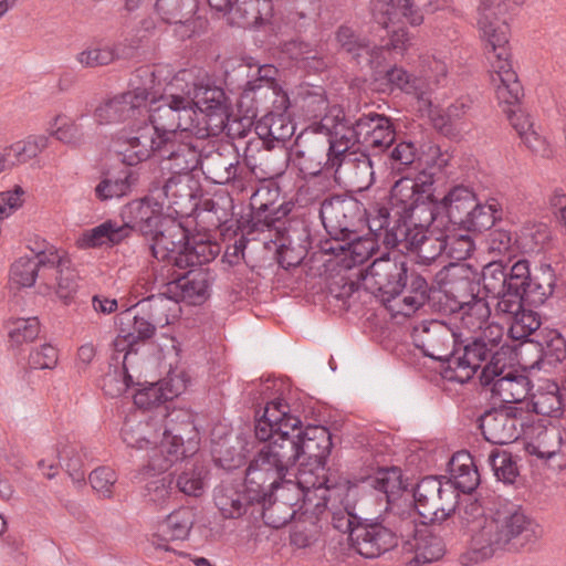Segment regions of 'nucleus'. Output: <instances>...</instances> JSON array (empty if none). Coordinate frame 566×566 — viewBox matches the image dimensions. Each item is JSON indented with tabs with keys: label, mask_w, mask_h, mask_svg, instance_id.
Returning a JSON list of instances; mask_svg holds the SVG:
<instances>
[{
	"label": "nucleus",
	"mask_w": 566,
	"mask_h": 566,
	"mask_svg": "<svg viewBox=\"0 0 566 566\" xmlns=\"http://www.w3.org/2000/svg\"><path fill=\"white\" fill-rule=\"evenodd\" d=\"M284 416L280 401H270L263 415L255 419V438L264 444L245 470L247 485L254 491L253 499L271 502L274 497V503L281 500L290 506L311 501L312 491H318L323 506L327 507L325 479L295 465L293 444L285 439L280 423Z\"/></svg>",
	"instance_id": "1"
},
{
	"label": "nucleus",
	"mask_w": 566,
	"mask_h": 566,
	"mask_svg": "<svg viewBox=\"0 0 566 566\" xmlns=\"http://www.w3.org/2000/svg\"><path fill=\"white\" fill-rule=\"evenodd\" d=\"M536 524L518 505L505 504L471 527L470 549L459 560L470 566L499 553H518L536 538Z\"/></svg>",
	"instance_id": "2"
},
{
	"label": "nucleus",
	"mask_w": 566,
	"mask_h": 566,
	"mask_svg": "<svg viewBox=\"0 0 566 566\" xmlns=\"http://www.w3.org/2000/svg\"><path fill=\"white\" fill-rule=\"evenodd\" d=\"M510 0H480L478 8V28L486 42L492 67V83L497 99L515 105L522 96V86L510 61L509 25L501 19L507 11Z\"/></svg>",
	"instance_id": "3"
},
{
	"label": "nucleus",
	"mask_w": 566,
	"mask_h": 566,
	"mask_svg": "<svg viewBox=\"0 0 566 566\" xmlns=\"http://www.w3.org/2000/svg\"><path fill=\"white\" fill-rule=\"evenodd\" d=\"M503 336L504 331L500 324L488 325L476 334L458 332L443 377L464 384L482 367L480 381L488 382L490 375H496L499 364L511 352L503 344Z\"/></svg>",
	"instance_id": "4"
},
{
	"label": "nucleus",
	"mask_w": 566,
	"mask_h": 566,
	"mask_svg": "<svg viewBox=\"0 0 566 566\" xmlns=\"http://www.w3.org/2000/svg\"><path fill=\"white\" fill-rule=\"evenodd\" d=\"M544 282L531 276L530 262L516 261L507 271L502 262H491L480 272V284L486 297L502 302L513 295H526L534 305L543 304L554 291V274L549 265L543 270Z\"/></svg>",
	"instance_id": "5"
},
{
	"label": "nucleus",
	"mask_w": 566,
	"mask_h": 566,
	"mask_svg": "<svg viewBox=\"0 0 566 566\" xmlns=\"http://www.w3.org/2000/svg\"><path fill=\"white\" fill-rule=\"evenodd\" d=\"M316 129L333 132L339 136V139L378 151L389 148L396 139V130L390 117L369 112L352 120L338 106L328 108L318 122Z\"/></svg>",
	"instance_id": "6"
},
{
	"label": "nucleus",
	"mask_w": 566,
	"mask_h": 566,
	"mask_svg": "<svg viewBox=\"0 0 566 566\" xmlns=\"http://www.w3.org/2000/svg\"><path fill=\"white\" fill-rule=\"evenodd\" d=\"M184 77L185 74H176L160 95L159 105L147 108L146 120L165 140L175 136H187V134H191L197 139H206L203 134L197 133L200 126L196 109L189 107L188 97H184L179 90Z\"/></svg>",
	"instance_id": "7"
},
{
	"label": "nucleus",
	"mask_w": 566,
	"mask_h": 566,
	"mask_svg": "<svg viewBox=\"0 0 566 566\" xmlns=\"http://www.w3.org/2000/svg\"><path fill=\"white\" fill-rule=\"evenodd\" d=\"M437 209L451 223L473 232L490 230L503 218V208L496 198L490 197L482 202L473 189L464 185L451 187L437 202Z\"/></svg>",
	"instance_id": "8"
},
{
	"label": "nucleus",
	"mask_w": 566,
	"mask_h": 566,
	"mask_svg": "<svg viewBox=\"0 0 566 566\" xmlns=\"http://www.w3.org/2000/svg\"><path fill=\"white\" fill-rule=\"evenodd\" d=\"M177 74H185L180 81V92L188 97L189 107L196 109L197 122L206 139L219 136L229 119L227 97L224 91L214 85L209 77H193L192 73L182 70Z\"/></svg>",
	"instance_id": "9"
},
{
	"label": "nucleus",
	"mask_w": 566,
	"mask_h": 566,
	"mask_svg": "<svg viewBox=\"0 0 566 566\" xmlns=\"http://www.w3.org/2000/svg\"><path fill=\"white\" fill-rule=\"evenodd\" d=\"M323 133L329 136L327 168L333 172L335 181L352 191L369 189L375 182V170L367 150L339 139L333 132Z\"/></svg>",
	"instance_id": "10"
},
{
	"label": "nucleus",
	"mask_w": 566,
	"mask_h": 566,
	"mask_svg": "<svg viewBox=\"0 0 566 566\" xmlns=\"http://www.w3.org/2000/svg\"><path fill=\"white\" fill-rule=\"evenodd\" d=\"M226 82L233 84L244 80L238 106L247 116H256L260 105L269 97L279 95L280 86L276 83L277 69L272 64H251L244 61L231 60L224 65Z\"/></svg>",
	"instance_id": "11"
},
{
	"label": "nucleus",
	"mask_w": 566,
	"mask_h": 566,
	"mask_svg": "<svg viewBox=\"0 0 566 566\" xmlns=\"http://www.w3.org/2000/svg\"><path fill=\"white\" fill-rule=\"evenodd\" d=\"M136 77L145 80L143 85H135L132 81V91L106 98L95 107L93 117L96 125L132 124L146 115L148 101H156L155 72L143 67L137 70Z\"/></svg>",
	"instance_id": "12"
},
{
	"label": "nucleus",
	"mask_w": 566,
	"mask_h": 566,
	"mask_svg": "<svg viewBox=\"0 0 566 566\" xmlns=\"http://www.w3.org/2000/svg\"><path fill=\"white\" fill-rule=\"evenodd\" d=\"M279 401L285 413L280 423L285 439L293 444L295 465L302 461L301 465L310 464L323 470L333 447L331 432L323 426L308 424L303 429L301 419L290 413L289 405Z\"/></svg>",
	"instance_id": "13"
},
{
	"label": "nucleus",
	"mask_w": 566,
	"mask_h": 566,
	"mask_svg": "<svg viewBox=\"0 0 566 566\" xmlns=\"http://www.w3.org/2000/svg\"><path fill=\"white\" fill-rule=\"evenodd\" d=\"M433 175L420 171L415 177L398 179L390 189L389 203L397 220L420 217L421 221L432 222Z\"/></svg>",
	"instance_id": "14"
},
{
	"label": "nucleus",
	"mask_w": 566,
	"mask_h": 566,
	"mask_svg": "<svg viewBox=\"0 0 566 566\" xmlns=\"http://www.w3.org/2000/svg\"><path fill=\"white\" fill-rule=\"evenodd\" d=\"M420 217L395 220L390 226V211L386 206L376 209V214L369 213L368 229L375 231L386 248H397L400 252L415 253L428 235V227Z\"/></svg>",
	"instance_id": "15"
},
{
	"label": "nucleus",
	"mask_w": 566,
	"mask_h": 566,
	"mask_svg": "<svg viewBox=\"0 0 566 566\" xmlns=\"http://www.w3.org/2000/svg\"><path fill=\"white\" fill-rule=\"evenodd\" d=\"M374 207L370 211L363 207L361 202L353 197L334 196L325 198L321 202L319 217L326 232L331 235L329 243L346 241L356 232L358 223L366 216L368 222L369 213L376 214Z\"/></svg>",
	"instance_id": "16"
},
{
	"label": "nucleus",
	"mask_w": 566,
	"mask_h": 566,
	"mask_svg": "<svg viewBox=\"0 0 566 566\" xmlns=\"http://www.w3.org/2000/svg\"><path fill=\"white\" fill-rule=\"evenodd\" d=\"M407 281L408 269L405 256L390 253L377 258L363 277L364 286L379 296L382 302L396 298L406 287Z\"/></svg>",
	"instance_id": "17"
},
{
	"label": "nucleus",
	"mask_w": 566,
	"mask_h": 566,
	"mask_svg": "<svg viewBox=\"0 0 566 566\" xmlns=\"http://www.w3.org/2000/svg\"><path fill=\"white\" fill-rule=\"evenodd\" d=\"M413 499L412 507L418 511L421 523L428 524L444 521L455 510L458 492L449 482L426 476L417 484Z\"/></svg>",
	"instance_id": "18"
},
{
	"label": "nucleus",
	"mask_w": 566,
	"mask_h": 566,
	"mask_svg": "<svg viewBox=\"0 0 566 566\" xmlns=\"http://www.w3.org/2000/svg\"><path fill=\"white\" fill-rule=\"evenodd\" d=\"M210 277L202 269L190 270L179 274L164 285V291L148 296L143 307H166L168 301L174 303L185 302L190 305L202 304L209 296Z\"/></svg>",
	"instance_id": "19"
},
{
	"label": "nucleus",
	"mask_w": 566,
	"mask_h": 566,
	"mask_svg": "<svg viewBox=\"0 0 566 566\" xmlns=\"http://www.w3.org/2000/svg\"><path fill=\"white\" fill-rule=\"evenodd\" d=\"M317 124L314 125V135L311 140H306V145L303 148H298L295 151L297 165L300 170L310 176L311 179L302 187V191L311 195L308 200H317L321 195L327 189L328 179L322 178V172L331 170L327 168V158L329 153V136L326 143L318 139L316 134H321L316 128Z\"/></svg>",
	"instance_id": "20"
},
{
	"label": "nucleus",
	"mask_w": 566,
	"mask_h": 566,
	"mask_svg": "<svg viewBox=\"0 0 566 566\" xmlns=\"http://www.w3.org/2000/svg\"><path fill=\"white\" fill-rule=\"evenodd\" d=\"M117 143L122 161L127 166H135L147 160L153 154L159 156L165 139L148 124L145 115L129 124V129L120 133Z\"/></svg>",
	"instance_id": "21"
},
{
	"label": "nucleus",
	"mask_w": 566,
	"mask_h": 566,
	"mask_svg": "<svg viewBox=\"0 0 566 566\" xmlns=\"http://www.w3.org/2000/svg\"><path fill=\"white\" fill-rule=\"evenodd\" d=\"M30 250L32 255H23L11 265V281L21 287L33 286L38 277L45 280L50 269L60 262L59 249L45 240H35Z\"/></svg>",
	"instance_id": "22"
},
{
	"label": "nucleus",
	"mask_w": 566,
	"mask_h": 566,
	"mask_svg": "<svg viewBox=\"0 0 566 566\" xmlns=\"http://www.w3.org/2000/svg\"><path fill=\"white\" fill-rule=\"evenodd\" d=\"M436 283L446 297V308L480 295V272L465 262L449 263L436 274Z\"/></svg>",
	"instance_id": "23"
},
{
	"label": "nucleus",
	"mask_w": 566,
	"mask_h": 566,
	"mask_svg": "<svg viewBox=\"0 0 566 566\" xmlns=\"http://www.w3.org/2000/svg\"><path fill=\"white\" fill-rule=\"evenodd\" d=\"M200 168L208 180L217 185L242 186L249 171L240 161L232 145L220 146L203 153Z\"/></svg>",
	"instance_id": "24"
},
{
	"label": "nucleus",
	"mask_w": 566,
	"mask_h": 566,
	"mask_svg": "<svg viewBox=\"0 0 566 566\" xmlns=\"http://www.w3.org/2000/svg\"><path fill=\"white\" fill-rule=\"evenodd\" d=\"M280 200V188L277 185H262L251 196L250 206L252 209L251 229L264 231L275 228L291 211L293 203Z\"/></svg>",
	"instance_id": "25"
},
{
	"label": "nucleus",
	"mask_w": 566,
	"mask_h": 566,
	"mask_svg": "<svg viewBox=\"0 0 566 566\" xmlns=\"http://www.w3.org/2000/svg\"><path fill=\"white\" fill-rule=\"evenodd\" d=\"M395 532L384 522V516L358 522L352 531V546L365 558H377L396 547Z\"/></svg>",
	"instance_id": "26"
},
{
	"label": "nucleus",
	"mask_w": 566,
	"mask_h": 566,
	"mask_svg": "<svg viewBox=\"0 0 566 566\" xmlns=\"http://www.w3.org/2000/svg\"><path fill=\"white\" fill-rule=\"evenodd\" d=\"M457 336L458 332L436 319L421 323L411 333L415 346L421 349L424 356L447 361L448 365Z\"/></svg>",
	"instance_id": "27"
},
{
	"label": "nucleus",
	"mask_w": 566,
	"mask_h": 566,
	"mask_svg": "<svg viewBox=\"0 0 566 566\" xmlns=\"http://www.w3.org/2000/svg\"><path fill=\"white\" fill-rule=\"evenodd\" d=\"M151 239L153 255L168 265L177 266L184 247L188 240V231L177 220L165 217L155 231L148 235Z\"/></svg>",
	"instance_id": "28"
},
{
	"label": "nucleus",
	"mask_w": 566,
	"mask_h": 566,
	"mask_svg": "<svg viewBox=\"0 0 566 566\" xmlns=\"http://www.w3.org/2000/svg\"><path fill=\"white\" fill-rule=\"evenodd\" d=\"M201 140L191 136V134L175 136L165 140L159 155L165 163L164 168L171 172L185 174L196 169L200 166L203 155L199 145Z\"/></svg>",
	"instance_id": "29"
},
{
	"label": "nucleus",
	"mask_w": 566,
	"mask_h": 566,
	"mask_svg": "<svg viewBox=\"0 0 566 566\" xmlns=\"http://www.w3.org/2000/svg\"><path fill=\"white\" fill-rule=\"evenodd\" d=\"M513 298L496 302L494 305L495 315L510 324V335L514 339H526L541 326L537 313L524 307V302L533 304L526 295H513Z\"/></svg>",
	"instance_id": "30"
},
{
	"label": "nucleus",
	"mask_w": 566,
	"mask_h": 566,
	"mask_svg": "<svg viewBox=\"0 0 566 566\" xmlns=\"http://www.w3.org/2000/svg\"><path fill=\"white\" fill-rule=\"evenodd\" d=\"M496 375H490L488 382H481L489 387L493 399L503 403H516L523 401L530 392V379L526 375L506 368V359L499 364Z\"/></svg>",
	"instance_id": "31"
},
{
	"label": "nucleus",
	"mask_w": 566,
	"mask_h": 566,
	"mask_svg": "<svg viewBox=\"0 0 566 566\" xmlns=\"http://www.w3.org/2000/svg\"><path fill=\"white\" fill-rule=\"evenodd\" d=\"M148 297L137 302L133 307L125 310L118 315L120 326H126V332L136 342L148 339L154 336L156 326L168 323V317H161L159 311L166 307H149L143 304L146 303Z\"/></svg>",
	"instance_id": "32"
},
{
	"label": "nucleus",
	"mask_w": 566,
	"mask_h": 566,
	"mask_svg": "<svg viewBox=\"0 0 566 566\" xmlns=\"http://www.w3.org/2000/svg\"><path fill=\"white\" fill-rule=\"evenodd\" d=\"M120 217L124 222L120 227H126L128 234L130 230H138L146 237L166 216L163 214V202L155 196L128 202L122 208Z\"/></svg>",
	"instance_id": "33"
},
{
	"label": "nucleus",
	"mask_w": 566,
	"mask_h": 566,
	"mask_svg": "<svg viewBox=\"0 0 566 566\" xmlns=\"http://www.w3.org/2000/svg\"><path fill=\"white\" fill-rule=\"evenodd\" d=\"M253 497L254 491L247 485L245 480L243 484L221 483L213 492L214 504L224 518H239L247 512L250 504L268 502L266 499Z\"/></svg>",
	"instance_id": "34"
},
{
	"label": "nucleus",
	"mask_w": 566,
	"mask_h": 566,
	"mask_svg": "<svg viewBox=\"0 0 566 566\" xmlns=\"http://www.w3.org/2000/svg\"><path fill=\"white\" fill-rule=\"evenodd\" d=\"M526 451L538 459L554 462L558 469L566 467V428L542 429L536 438L526 443Z\"/></svg>",
	"instance_id": "35"
},
{
	"label": "nucleus",
	"mask_w": 566,
	"mask_h": 566,
	"mask_svg": "<svg viewBox=\"0 0 566 566\" xmlns=\"http://www.w3.org/2000/svg\"><path fill=\"white\" fill-rule=\"evenodd\" d=\"M454 318L459 322L457 326L458 332H468V334H476L483 331L490 323L491 308L489 302L476 295L472 300L460 301L454 305H449L448 308Z\"/></svg>",
	"instance_id": "36"
},
{
	"label": "nucleus",
	"mask_w": 566,
	"mask_h": 566,
	"mask_svg": "<svg viewBox=\"0 0 566 566\" xmlns=\"http://www.w3.org/2000/svg\"><path fill=\"white\" fill-rule=\"evenodd\" d=\"M521 421L504 410H492L480 418L484 439L492 444H507L518 439Z\"/></svg>",
	"instance_id": "37"
},
{
	"label": "nucleus",
	"mask_w": 566,
	"mask_h": 566,
	"mask_svg": "<svg viewBox=\"0 0 566 566\" xmlns=\"http://www.w3.org/2000/svg\"><path fill=\"white\" fill-rule=\"evenodd\" d=\"M155 8L163 21L178 25L176 32L181 39L193 34L197 0H157Z\"/></svg>",
	"instance_id": "38"
},
{
	"label": "nucleus",
	"mask_w": 566,
	"mask_h": 566,
	"mask_svg": "<svg viewBox=\"0 0 566 566\" xmlns=\"http://www.w3.org/2000/svg\"><path fill=\"white\" fill-rule=\"evenodd\" d=\"M373 237H358L356 232L346 241H338L336 243H326L324 251L335 255L343 254V262L346 268H353L363 264L376 251L378 235L375 231L369 229Z\"/></svg>",
	"instance_id": "39"
},
{
	"label": "nucleus",
	"mask_w": 566,
	"mask_h": 566,
	"mask_svg": "<svg viewBox=\"0 0 566 566\" xmlns=\"http://www.w3.org/2000/svg\"><path fill=\"white\" fill-rule=\"evenodd\" d=\"M370 4L374 18L385 29L400 18L413 27L423 22V15L415 8L412 0H371Z\"/></svg>",
	"instance_id": "40"
},
{
	"label": "nucleus",
	"mask_w": 566,
	"mask_h": 566,
	"mask_svg": "<svg viewBox=\"0 0 566 566\" xmlns=\"http://www.w3.org/2000/svg\"><path fill=\"white\" fill-rule=\"evenodd\" d=\"M337 42L348 53H350L360 63L364 59L371 67H378L385 61L386 48L370 45L365 39L360 38L355 30L348 25H342L336 33Z\"/></svg>",
	"instance_id": "41"
},
{
	"label": "nucleus",
	"mask_w": 566,
	"mask_h": 566,
	"mask_svg": "<svg viewBox=\"0 0 566 566\" xmlns=\"http://www.w3.org/2000/svg\"><path fill=\"white\" fill-rule=\"evenodd\" d=\"M120 434L128 448L137 450L148 449L151 444H157L158 440L150 415L146 416L143 411H135L125 419Z\"/></svg>",
	"instance_id": "42"
},
{
	"label": "nucleus",
	"mask_w": 566,
	"mask_h": 566,
	"mask_svg": "<svg viewBox=\"0 0 566 566\" xmlns=\"http://www.w3.org/2000/svg\"><path fill=\"white\" fill-rule=\"evenodd\" d=\"M163 472L150 471L140 478V470L135 479L142 484L140 494L144 502L155 509L164 510L167 507L172 494V478L170 475H163Z\"/></svg>",
	"instance_id": "43"
},
{
	"label": "nucleus",
	"mask_w": 566,
	"mask_h": 566,
	"mask_svg": "<svg viewBox=\"0 0 566 566\" xmlns=\"http://www.w3.org/2000/svg\"><path fill=\"white\" fill-rule=\"evenodd\" d=\"M150 420L153 421L154 432L157 433L158 438L161 436L179 439L184 432L193 429L191 415L188 411L184 409L169 410L168 406L153 410Z\"/></svg>",
	"instance_id": "44"
},
{
	"label": "nucleus",
	"mask_w": 566,
	"mask_h": 566,
	"mask_svg": "<svg viewBox=\"0 0 566 566\" xmlns=\"http://www.w3.org/2000/svg\"><path fill=\"white\" fill-rule=\"evenodd\" d=\"M193 524L192 513L188 509L174 511L159 525V534L153 538V545L156 549L170 551L169 541L186 539Z\"/></svg>",
	"instance_id": "45"
},
{
	"label": "nucleus",
	"mask_w": 566,
	"mask_h": 566,
	"mask_svg": "<svg viewBox=\"0 0 566 566\" xmlns=\"http://www.w3.org/2000/svg\"><path fill=\"white\" fill-rule=\"evenodd\" d=\"M86 120V114H81L75 120H66L64 115L59 114L50 123V135L63 144L78 147L94 134V126L85 124Z\"/></svg>",
	"instance_id": "46"
},
{
	"label": "nucleus",
	"mask_w": 566,
	"mask_h": 566,
	"mask_svg": "<svg viewBox=\"0 0 566 566\" xmlns=\"http://www.w3.org/2000/svg\"><path fill=\"white\" fill-rule=\"evenodd\" d=\"M161 438L159 446L154 444L148 464L140 469V478L150 471L165 472L186 457L182 437H179V439Z\"/></svg>",
	"instance_id": "47"
},
{
	"label": "nucleus",
	"mask_w": 566,
	"mask_h": 566,
	"mask_svg": "<svg viewBox=\"0 0 566 566\" xmlns=\"http://www.w3.org/2000/svg\"><path fill=\"white\" fill-rule=\"evenodd\" d=\"M450 484L457 491L471 493L480 483V475L473 458L467 451H460L449 461Z\"/></svg>",
	"instance_id": "48"
},
{
	"label": "nucleus",
	"mask_w": 566,
	"mask_h": 566,
	"mask_svg": "<svg viewBox=\"0 0 566 566\" xmlns=\"http://www.w3.org/2000/svg\"><path fill=\"white\" fill-rule=\"evenodd\" d=\"M406 552L412 553V563L421 565L440 559L444 554V547L440 537L433 535L427 524L421 523L418 536L405 544Z\"/></svg>",
	"instance_id": "49"
},
{
	"label": "nucleus",
	"mask_w": 566,
	"mask_h": 566,
	"mask_svg": "<svg viewBox=\"0 0 566 566\" xmlns=\"http://www.w3.org/2000/svg\"><path fill=\"white\" fill-rule=\"evenodd\" d=\"M275 230L279 234L275 244L280 265L284 269L300 265L307 254L303 233L296 230L282 232L279 227H275Z\"/></svg>",
	"instance_id": "50"
},
{
	"label": "nucleus",
	"mask_w": 566,
	"mask_h": 566,
	"mask_svg": "<svg viewBox=\"0 0 566 566\" xmlns=\"http://www.w3.org/2000/svg\"><path fill=\"white\" fill-rule=\"evenodd\" d=\"M418 516V511L410 503L403 506L399 505L384 515V522L396 533V545L400 538L405 547L409 539L418 536L421 530V523H417Z\"/></svg>",
	"instance_id": "51"
},
{
	"label": "nucleus",
	"mask_w": 566,
	"mask_h": 566,
	"mask_svg": "<svg viewBox=\"0 0 566 566\" xmlns=\"http://www.w3.org/2000/svg\"><path fill=\"white\" fill-rule=\"evenodd\" d=\"M254 129L266 148H273L274 143L290 139L295 127L283 114L268 113L255 123Z\"/></svg>",
	"instance_id": "52"
},
{
	"label": "nucleus",
	"mask_w": 566,
	"mask_h": 566,
	"mask_svg": "<svg viewBox=\"0 0 566 566\" xmlns=\"http://www.w3.org/2000/svg\"><path fill=\"white\" fill-rule=\"evenodd\" d=\"M128 237L126 227H120L107 220L92 229L84 231L76 241L80 249L98 248L104 244L115 245Z\"/></svg>",
	"instance_id": "53"
},
{
	"label": "nucleus",
	"mask_w": 566,
	"mask_h": 566,
	"mask_svg": "<svg viewBox=\"0 0 566 566\" xmlns=\"http://www.w3.org/2000/svg\"><path fill=\"white\" fill-rule=\"evenodd\" d=\"M191 181L189 174L171 172V176L161 186L153 185L150 191L158 201L167 199L170 206H177L193 197Z\"/></svg>",
	"instance_id": "54"
},
{
	"label": "nucleus",
	"mask_w": 566,
	"mask_h": 566,
	"mask_svg": "<svg viewBox=\"0 0 566 566\" xmlns=\"http://www.w3.org/2000/svg\"><path fill=\"white\" fill-rule=\"evenodd\" d=\"M49 146V137L45 135H31L23 140H18L2 149L7 159V166L13 168L36 157Z\"/></svg>",
	"instance_id": "55"
},
{
	"label": "nucleus",
	"mask_w": 566,
	"mask_h": 566,
	"mask_svg": "<svg viewBox=\"0 0 566 566\" xmlns=\"http://www.w3.org/2000/svg\"><path fill=\"white\" fill-rule=\"evenodd\" d=\"M169 382L167 380H163L157 384H151L148 387L138 390L134 395V403L145 413L146 410L153 409L156 410L158 407H166L163 402L172 399L181 394L182 386H174L168 387Z\"/></svg>",
	"instance_id": "56"
},
{
	"label": "nucleus",
	"mask_w": 566,
	"mask_h": 566,
	"mask_svg": "<svg viewBox=\"0 0 566 566\" xmlns=\"http://www.w3.org/2000/svg\"><path fill=\"white\" fill-rule=\"evenodd\" d=\"M60 262L50 269V275L56 281L55 293L60 300L67 303L77 292V273L72 266L71 259L64 250L59 249Z\"/></svg>",
	"instance_id": "57"
},
{
	"label": "nucleus",
	"mask_w": 566,
	"mask_h": 566,
	"mask_svg": "<svg viewBox=\"0 0 566 566\" xmlns=\"http://www.w3.org/2000/svg\"><path fill=\"white\" fill-rule=\"evenodd\" d=\"M532 411L547 417H557L563 409L559 386L553 380H545L531 396Z\"/></svg>",
	"instance_id": "58"
},
{
	"label": "nucleus",
	"mask_w": 566,
	"mask_h": 566,
	"mask_svg": "<svg viewBox=\"0 0 566 566\" xmlns=\"http://www.w3.org/2000/svg\"><path fill=\"white\" fill-rule=\"evenodd\" d=\"M271 10L269 0H235L229 9L232 20L242 28L261 24Z\"/></svg>",
	"instance_id": "59"
},
{
	"label": "nucleus",
	"mask_w": 566,
	"mask_h": 566,
	"mask_svg": "<svg viewBox=\"0 0 566 566\" xmlns=\"http://www.w3.org/2000/svg\"><path fill=\"white\" fill-rule=\"evenodd\" d=\"M541 347L542 358L548 365H556L566 358V340L556 329H542L534 340Z\"/></svg>",
	"instance_id": "60"
},
{
	"label": "nucleus",
	"mask_w": 566,
	"mask_h": 566,
	"mask_svg": "<svg viewBox=\"0 0 566 566\" xmlns=\"http://www.w3.org/2000/svg\"><path fill=\"white\" fill-rule=\"evenodd\" d=\"M137 178L133 171H125L116 178L105 177L95 186V197L101 201L120 198L130 192Z\"/></svg>",
	"instance_id": "61"
},
{
	"label": "nucleus",
	"mask_w": 566,
	"mask_h": 566,
	"mask_svg": "<svg viewBox=\"0 0 566 566\" xmlns=\"http://www.w3.org/2000/svg\"><path fill=\"white\" fill-rule=\"evenodd\" d=\"M218 253L219 248L217 244L200 241L195 242V244L191 245L188 239L184 247L181 256H179L177 261V268L186 269L209 263L216 259Z\"/></svg>",
	"instance_id": "62"
},
{
	"label": "nucleus",
	"mask_w": 566,
	"mask_h": 566,
	"mask_svg": "<svg viewBox=\"0 0 566 566\" xmlns=\"http://www.w3.org/2000/svg\"><path fill=\"white\" fill-rule=\"evenodd\" d=\"M60 464L65 468L69 476L75 484H82L85 481L83 470V457L80 447L76 443H60L56 449Z\"/></svg>",
	"instance_id": "63"
},
{
	"label": "nucleus",
	"mask_w": 566,
	"mask_h": 566,
	"mask_svg": "<svg viewBox=\"0 0 566 566\" xmlns=\"http://www.w3.org/2000/svg\"><path fill=\"white\" fill-rule=\"evenodd\" d=\"M126 46L122 43L106 45L103 48H93L81 52L77 61L86 67H96L107 65L117 59L124 57Z\"/></svg>",
	"instance_id": "64"
}]
</instances>
